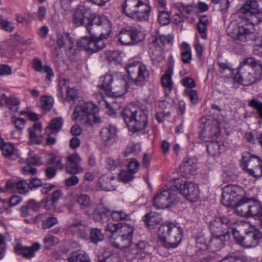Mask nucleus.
<instances>
[{
	"label": "nucleus",
	"instance_id": "nucleus-38",
	"mask_svg": "<svg viewBox=\"0 0 262 262\" xmlns=\"http://www.w3.org/2000/svg\"><path fill=\"white\" fill-rule=\"evenodd\" d=\"M93 16L85 23V28L87 31L92 35V36H96L100 31V27L99 22L95 20V17Z\"/></svg>",
	"mask_w": 262,
	"mask_h": 262
},
{
	"label": "nucleus",
	"instance_id": "nucleus-14",
	"mask_svg": "<svg viewBox=\"0 0 262 262\" xmlns=\"http://www.w3.org/2000/svg\"><path fill=\"white\" fill-rule=\"evenodd\" d=\"M258 7L257 0H247L240 8L239 12L249 15L251 23L256 25L262 22V10Z\"/></svg>",
	"mask_w": 262,
	"mask_h": 262
},
{
	"label": "nucleus",
	"instance_id": "nucleus-59",
	"mask_svg": "<svg viewBox=\"0 0 262 262\" xmlns=\"http://www.w3.org/2000/svg\"><path fill=\"white\" fill-rule=\"evenodd\" d=\"M185 93L191 103L195 104L198 102V95L196 90L189 89L186 90Z\"/></svg>",
	"mask_w": 262,
	"mask_h": 262
},
{
	"label": "nucleus",
	"instance_id": "nucleus-39",
	"mask_svg": "<svg viewBox=\"0 0 262 262\" xmlns=\"http://www.w3.org/2000/svg\"><path fill=\"white\" fill-rule=\"evenodd\" d=\"M151 41L162 47L164 49V46L166 44L171 45L173 41V37L170 35H160L152 36Z\"/></svg>",
	"mask_w": 262,
	"mask_h": 262
},
{
	"label": "nucleus",
	"instance_id": "nucleus-35",
	"mask_svg": "<svg viewBox=\"0 0 262 262\" xmlns=\"http://www.w3.org/2000/svg\"><path fill=\"white\" fill-rule=\"evenodd\" d=\"M262 212V205L258 201L250 199L247 217H255L257 219Z\"/></svg>",
	"mask_w": 262,
	"mask_h": 262
},
{
	"label": "nucleus",
	"instance_id": "nucleus-17",
	"mask_svg": "<svg viewBox=\"0 0 262 262\" xmlns=\"http://www.w3.org/2000/svg\"><path fill=\"white\" fill-rule=\"evenodd\" d=\"M202 129L200 138L205 142L215 141L220 135V129L216 122L206 121L200 125Z\"/></svg>",
	"mask_w": 262,
	"mask_h": 262
},
{
	"label": "nucleus",
	"instance_id": "nucleus-57",
	"mask_svg": "<svg viewBox=\"0 0 262 262\" xmlns=\"http://www.w3.org/2000/svg\"><path fill=\"white\" fill-rule=\"evenodd\" d=\"M16 188L19 193L25 194L30 189L29 184L26 181L20 180L16 183Z\"/></svg>",
	"mask_w": 262,
	"mask_h": 262
},
{
	"label": "nucleus",
	"instance_id": "nucleus-12",
	"mask_svg": "<svg viewBox=\"0 0 262 262\" xmlns=\"http://www.w3.org/2000/svg\"><path fill=\"white\" fill-rule=\"evenodd\" d=\"M243 189L237 185H227L222 190V204L227 207H232L242 197Z\"/></svg>",
	"mask_w": 262,
	"mask_h": 262
},
{
	"label": "nucleus",
	"instance_id": "nucleus-56",
	"mask_svg": "<svg viewBox=\"0 0 262 262\" xmlns=\"http://www.w3.org/2000/svg\"><path fill=\"white\" fill-rule=\"evenodd\" d=\"M108 215H111L113 220L115 221L125 220L129 216L128 214L122 210L112 211L111 213H108Z\"/></svg>",
	"mask_w": 262,
	"mask_h": 262
},
{
	"label": "nucleus",
	"instance_id": "nucleus-31",
	"mask_svg": "<svg viewBox=\"0 0 262 262\" xmlns=\"http://www.w3.org/2000/svg\"><path fill=\"white\" fill-rule=\"evenodd\" d=\"M143 220L145 222L146 226L149 229L154 228L155 225L159 224L162 221V218L160 214L150 212L146 214L143 217Z\"/></svg>",
	"mask_w": 262,
	"mask_h": 262
},
{
	"label": "nucleus",
	"instance_id": "nucleus-48",
	"mask_svg": "<svg viewBox=\"0 0 262 262\" xmlns=\"http://www.w3.org/2000/svg\"><path fill=\"white\" fill-rule=\"evenodd\" d=\"M54 100L52 97L44 96L41 97L40 105L42 110L50 111L53 107Z\"/></svg>",
	"mask_w": 262,
	"mask_h": 262
},
{
	"label": "nucleus",
	"instance_id": "nucleus-53",
	"mask_svg": "<svg viewBox=\"0 0 262 262\" xmlns=\"http://www.w3.org/2000/svg\"><path fill=\"white\" fill-rule=\"evenodd\" d=\"M158 20L161 25H166L170 23V14L164 10H160Z\"/></svg>",
	"mask_w": 262,
	"mask_h": 262
},
{
	"label": "nucleus",
	"instance_id": "nucleus-2",
	"mask_svg": "<svg viewBox=\"0 0 262 262\" xmlns=\"http://www.w3.org/2000/svg\"><path fill=\"white\" fill-rule=\"evenodd\" d=\"M147 110L135 106L124 108L121 115L129 129L135 133L143 130L148 123Z\"/></svg>",
	"mask_w": 262,
	"mask_h": 262
},
{
	"label": "nucleus",
	"instance_id": "nucleus-46",
	"mask_svg": "<svg viewBox=\"0 0 262 262\" xmlns=\"http://www.w3.org/2000/svg\"><path fill=\"white\" fill-rule=\"evenodd\" d=\"M77 201L81 209H87L91 206L90 198L88 194H80L78 197Z\"/></svg>",
	"mask_w": 262,
	"mask_h": 262
},
{
	"label": "nucleus",
	"instance_id": "nucleus-29",
	"mask_svg": "<svg viewBox=\"0 0 262 262\" xmlns=\"http://www.w3.org/2000/svg\"><path fill=\"white\" fill-rule=\"evenodd\" d=\"M250 199L242 197L232 207L237 214L247 217Z\"/></svg>",
	"mask_w": 262,
	"mask_h": 262
},
{
	"label": "nucleus",
	"instance_id": "nucleus-23",
	"mask_svg": "<svg viewBox=\"0 0 262 262\" xmlns=\"http://www.w3.org/2000/svg\"><path fill=\"white\" fill-rule=\"evenodd\" d=\"M40 244L38 243H35L31 246H23L20 244H17L15 247L16 252L21 254L23 256L27 259H31L35 256V252L40 249Z\"/></svg>",
	"mask_w": 262,
	"mask_h": 262
},
{
	"label": "nucleus",
	"instance_id": "nucleus-63",
	"mask_svg": "<svg viewBox=\"0 0 262 262\" xmlns=\"http://www.w3.org/2000/svg\"><path fill=\"white\" fill-rule=\"evenodd\" d=\"M135 246L145 255L149 253L148 250L149 248V245L145 241H139Z\"/></svg>",
	"mask_w": 262,
	"mask_h": 262
},
{
	"label": "nucleus",
	"instance_id": "nucleus-42",
	"mask_svg": "<svg viewBox=\"0 0 262 262\" xmlns=\"http://www.w3.org/2000/svg\"><path fill=\"white\" fill-rule=\"evenodd\" d=\"M108 211H105L104 209H96L93 214V219L97 222H103L108 219Z\"/></svg>",
	"mask_w": 262,
	"mask_h": 262
},
{
	"label": "nucleus",
	"instance_id": "nucleus-54",
	"mask_svg": "<svg viewBox=\"0 0 262 262\" xmlns=\"http://www.w3.org/2000/svg\"><path fill=\"white\" fill-rule=\"evenodd\" d=\"M58 223V219L55 216L47 217L42 221V228L43 229H49Z\"/></svg>",
	"mask_w": 262,
	"mask_h": 262
},
{
	"label": "nucleus",
	"instance_id": "nucleus-19",
	"mask_svg": "<svg viewBox=\"0 0 262 262\" xmlns=\"http://www.w3.org/2000/svg\"><path fill=\"white\" fill-rule=\"evenodd\" d=\"M81 159L77 153L70 154L67 157L65 169L67 172L75 174L82 171L81 166Z\"/></svg>",
	"mask_w": 262,
	"mask_h": 262
},
{
	"label": "nucleus",
	"instance_id": "nucleus-22",
	"mask_svg": "<svg viewBox=\"0 0 262 262\" xmlns=\"http://www.w3.org/2000/svg\"><path fill=\"white\" fill-rule=\"evenodd\" d=\"M28 130L30 144L39 145L42 143V138L40 136L41 124L40 122H35L32 126L28 128Z\"/></svg>",
	"mask_w": 262,
	"mask_h": 262
},
{
	"label": "nucleus",
	"instance_id": "nucleus-47",
	"mask_svg": "<svg viewBox=\"0 0 262 262\" xmlns=\"http://www.w3.org/2000/svg\"><path fill=\"white\" fill-rule=\"evenodd\" d=\"M145 256V255L135 246L129 251L126 255L127 258L130 260L134 259H142Z\"/></svg>",
	"mask_w": 262,
	"mask_h": 262
},
{
	"label": "nucleus",
	"instance_id": "nucleus-3",
	"mask_svg": "<svg viewBox=\"0 0 262 262\" xmlns=\"http://www.w3.org/2000/svg\"><path fill=\"white\" fill-rule=\"evenodd\" d=\"M160 243L165 248H175L181 243L183 236L182 228L171 222L161 225L158 231Z\"/></svg>",
	"mask_w": 262,
	"mask_h": 262
},
{
	"label": "nucleus",
	"instance_id": "nucleus-61",
	"mask_svg": "<svg viewBox=\"0 0 262 262\" xmlns=\"http://www.w3.org/2000/svg\"><path fill=\"white\" fill-rule=\"evenodd\" d=\"M1 28L5 31L11 32L14 30V26L12 24L6 19L3 18L0 21Z\"/></svg>",
	"mask_w": 262,
	"mask_h": 262
},
{
	"label": "nucleus",
	"instance_id": "nucleus-58",
	"mask_svg": "<svg viewBox=\"0 0 262 262\" xmlns=\"http://www.w3.org/2000/svg\"><path fill=\"white\" fill-rule=\"evenodd\" d=\"M134 178L133 173L126 171H121L118 175V180L123 183H128Z\"/></svg>",
	"mask_w": 262,
	"mask_h": 262
},
{
	"label": "nucleus",
	"instance_id": "nucleus-50",
	"mask_svg": "<svg viewBox=\"0 0 262 262\" xmlns=\"http://www.w3.org/2000/svg\"><path fill=\"white\" fill-rule=\"evenodd\" d=\"M104 238L103 234L101 230L98 228H93L90 231V239L92 243L97 244L100 241L103 240Z\"/></svg>",
	"mask_w": 262,
	"mask_h": 262
},
{
	"label": "nucleus",
	"instance_id": "nucleus-16",
	"mask_svg": "<svg viewBox=\"0 0 262 262\" xmlns=\"http://www.w3.org/2000/svg\"><path fill=\"white\" fill-rule=\"evenodd\" d=\"M77 46L88 52H98L103 49L105 44L101 38L84 36L77 41Z\"/></svg>",
	"mask_w": 262,
	"mask_h": 262
},
{
	"label": "nucleus",
	"instance_id": "nucleus-52",
	"mask_svg": "<svg viewBox=\"0 0 262 262\" xmlns=\"http://www.w3.org/2000/svg\"><path fill=\"white\" fill-rule=\"evenodd\" d=\"M134 228L128 224H120L117 235H126L133 236Z\"/></svg>",
	"mask_w": 262,
	"mask_h": 262
},
{
	"label": "nucleus",
	"instance_id": "nucleus-20",
	"mask_svg": "<svg viewBox=\"0 0 262 262\" xmlns=\"http://www.w3.org/2000/svg\"><path fill=\"white\" fill-rule=\"evenodd\" d=\"M88 231L87 224L80 221H74L67 227L69 233L82 238L86 237Z\"/></svg>",
	"mask_w": 262,
	"mask_h": 262
},
{
	"label": "nucleus",
	"instance_id": "nucleus-28",
	"mask_svg": "<svg viewBox=\"0 0 262 262\" xmlns=\"http://www.w3.org/2000/svg\"><path fill=\"white\" fill-rule=\"evenodd\" d=\"M133 236L125 235H116L113 238L114 242H112V245L118 249H123L129 247L132 244Z\"/></svg>",
	"mask_w": 262,
	"mask_h": 262
},
{
	"label": "nucleus",
	"instance_id": "nucleus-33",
	"mask_svg": "<svg viewBox=\"0 0 262 262\" xmlns=\"http://www.w3.org/2000/svg\"><path fill=\"white\" fill-rule=\"evenodd\" d=\"M113 81V76L111 74L106 73L100 77L98 86L104 90L106 95L108 94V91L111 90Z\"/></svg>",
	"mask_w": 262,
	"mask_h": 262
},
{
	"label": "nucleus",
	"instance_id": "nucleus-45",
	"mask_svg": "<svg viewBox=\"0 0 262 262\" xmlns=\"http://www.w3.org/2000/svg\"><path fill=\"white\" fill-rule=\"evenodd\" d=\"M67 262H90L88 256L85 254L79 253L74 251L70 255Z\"/></svg>",
	"mask_w": 262,
	"mask_h": 262
},
{
	"label": "nucleus",
	"instance_id": "nucleus-27",
	"mask_svg": "<svg viewBox=\"0 0 262 262\" xmlns=\"http://www.w3.org/2000/svg\"><path fill=\"white\" fill-rule=\"evenodd\" d=\"M113 84L111 90L108 91V96L119 97L126 93L125 81L122 78L117 79Z\"/></svg>",
	"mask_w": 262,
	"mask_h": 262
},
{
	"label": "nucleus",
	"instance_id": "nucleus-7",
	"mask_svg": "<svg viewBox=\"0 0 262 262\" xmlns=\"http://www.w3.org/2000/svg\"><path fill=\"white\" fill-rule=\"evenodd\" d=\"M126 70L129 78L137 85H142L149 76L146 65L140 62L135 61L128 64Z\"/></svg>",
	"mask_w": 262,
	"mask_h": 262
},
{
	"label": "nucleus",
	"instance_id": "nucleus-51",
	"mask_svg": "<svg viewBox=\"0 0 262 262\" xmlns=\"http://www.w3.org/2000/svg\"><path fill=\"white\" fill-rule=\"evenodd\" d=\"M64 37L69 40L70 44L73 45L74 43V41L72 38L70 36L69 33L66 32L63 35L58 33L57 35L56 42L59 48H61L65 45Z\"/></svg>",
	"mask_w": 262,
	"mask_h": 262
},
{
	"label": "nucleus",
	"instance_id": "nucleus-8",
	"mask_svg": "<svg viewBox=\"0 0 262 262\" xmlns=\"http://www.w3.org/2000/svg\"><path fill=\"white\" fill-rule=\"evenodd\" d=\"M236 223L227 217H216L209 222V227L212 235H228L230 232L232 233Z\"/></svg>",
	"mask_w": 262,
	"mask_h": 262
},
{
	"label": "nucleus",
	"instance_id": "nucleus-37",
	"mask_svg": "<svg viewBox=\"0 0 262 262\" xmlns=\"http://www.w3.org/2000/svg\"><path fill=\"white\" fill-rule=\"evenodd\" d=\"M3 155L11 160H15L18 158V151L15 149L13 145L10 143L4 144L2 149Z\"/></svg>",
	"mask_w": 262,
	"mask_h": 262
},
{
	"label": "nucleus",
	"instance_id": "nucleus-9",
	"mask_svg": "<svg viewBox=\"0 0 262 262\" xmlns=\"http://www.w3.org/2000/svg\"><path fill=\"white\" fill-rule=\"evenodd\" d=\"M177 193L179 192L187 200L191 202H195L200 197L198 186L190 182L183 181L180 179H176L172 181Z\"/></svg>",
	"mask_w": 262,
	"mask_h": 262
},
{
	"label": "nucleus",
	"instance_id": "nucleus-13",
	"mask_svg": "<svg viewBox=\"0 0 262 262\" xmlns=\"http://www.w3.org/2000/svg\"><path fill=\"white\" fill-rule=\"evenodd\" d=\"M227 32L231 37L241 41L255 40L254 33L248 28L247 25H230L227 28Z\"/></svg>",
	"mask_w": 262,
	"mask_h": 262
},
{
	"label": "nucleus",
	"instance_id": "nucleus-40",
	"mask_svg": "<svg viewBox=\"0 0 262 262\" xmlns=\"http://www.w3.org/2000/svg\"><path fill=\"white\" fill-rule=\"evenodd\" d=\"M181 60L185 64L189 63L192 60L191 48L189 44L183 42L181 45Z\"/></svg>",
	"mask_w": 262,
	"mask_h": 262
},
{
	"label": "nucleus",
	"instance_id": "nucleus-36",
	"mask_svg": "<svg viewBox=\"0 0 262 262\" xmlns=\"http://www.w3.org/2000/svg\"><path fill=\"white\" fill-rule=\"evenodd\" d=\"M228 236L229 235H212L209 241L210 247L215 250L222 249L224 246L226 237Z\"/></svg>",
	"mask_w": 262,
	"mask_h": 262
},
{
	"label": "nucleus",
	"instance_id": "nucleus-32",
	"mask_svg": "<svg viewBox=\"0 0 262 262\" xmlns=\"http://www.w3.org/2000/svg\"><path fill=\"white\" fill-rule=\"evenodd\" d=\"M226 150V147L222 142L211 141L207 145V151L212 156H219Z\"/></svg>",
	"mask_w": 262,
	"mask_h": 262
},
{
	"label": "nucleus",
	"instance_id": "nucleus-55",
	"mask_svg": "<svg viewBox=\"0 0 262 262\" xmlns=\"http://www.w3.org/2000/svg\"><path fill=\"white\" fill-rule=\"evenodd\" d=\"M141 150L140 146L139 144H132L128 145L126 150L123 152L122 155L123 157H126L130 154L136 155L139 153Z\"/></svg>",
	"mask_w": 262,
	"mask_h": 262
},
{
	"label": "nucleus",
	"instance_id": "nucleus-15",
	"mask_svg": "<svg viewBox=\"0 0 262 262\" xmlns=\"http://www.w3.org/2000/svg\"><path fill=\"white\" fill-rule=\"evenodd\" d=\"M142 32L135 27L122 29L119 33L118 40L123 45H132L142 41Z\"/></svg>",
	"mask_w": 262,
	"mask_h": 262
},
{
	"label": "nucleus",
	"instance_id": "nucleus-30",
	"mask_svg": "<svg viewBox=\"0 0 262 262\" xmlns=\"http://www.w3.org/2000/svg\"><path fill=\"white\" fill-rule=\"evenodd\" d=\"M95 20L99 22L101 32L100 34L101 37L107 38L111 32V24L110 20L104 16H98L95 17Z\"/></svg>",
	"mask_w": 262,
	"mask_h": 262
},
{
	"label": "nucleus",
	"instance_id": "nucleus-11",
	"mask_svg": "<svg viewBox=\"0 0 262 262\" xmlns=\"http://www.w3.org/2000/svg\"><path fill=\"white\" fill-rule=\"evenodd\" d=\"M232 234L236 243L246 248L255 247L262 239V232L258 230L247 232L245 236H241L235 227Z\"/></svg>",
	"mask_w": 262,
	"mask_h": 262
},
{
	"label": "nucleus",
	"instance_id": "nucleus-25",
	"mask_svg": "<svg viewBox=\"0 0 262 262\" xmlns=\"http://www.w3.org/2000/svg\"><path fill=\"white\" fill-rule=\"evenodd\" d=\"M32 67L37 72H43L47 73L46 81L49 83L51 81V77L54 76V72L52 68L48 65L42 64L41 60L36 57L32 60Z\"/></svg>",
	"mask_w": 262,
	"mask_h": 262
},
{
	"label": "nucleus",
	"instance_id": "nucleus-24",
	"mask_svg": "<svg viewBox=\"0 0 262 262\" xmlns=\"http://www.w3.org/2000/svg\"><path fill=\"white\" fill-rule=\"evenodd\" d=\"M1 105H6L9 110L13 112H17L19 108V102L13 96H7L4 91L0 90Z\"/></svg>",
	"mask_w": 262,
	"mask_h": 262
},
{
	"label": "nucleus",
	"instance_id": "nucleus-41",
	"mask_svg": "<svg viewBox=\"0 0 262 262\" xmlns=\"http://www.w3.org/2000/svg\"><path fill=\"white\" fill-rule=\"evenodd\" d=\"M248 105L255 110L256 118L262 120V102L253 98L248 101Z\"/></svg>",
	"mask_w": 262,
	"mask_h": 262
},
{
	"label": "nucleus",
	"instance_id": "nucleus-21",
	"mask_svg": "<svg viewBox=\"0 0 262 262\" xmlns=\"http://www.w3.org/2000/svg\"><path fill=\"white\" fill-rule=\"evenodd\" d=\"M100 137L106 146L112 145L117 138V128L114 126H108L101 129Z\"/></svg>",
	"mask_w": 262,
	"mask_h": 262
},
{
	"label": "nucleus",
	"instance_id": "nucleus-43",
	"mask_svg": "<svg viewBox=\"0 0 262 262\" xmlns=\"http://www.w3.org/2000/svg\"><path fill=\"white\" fill-rule=\"evenodd\" d=\"M208 24V20L205 17L200 18L199 22L197 25V29L199 32L201 37L204 39H206L207 37L206 33L207 26Z\"/></svg>",
	"mask_w": 262,
	"mask_h": 262
},
{
	"label": "nucleus",
	"instance_id": "nucleus-64",
	"mask_svg": "<svg viewBox=\"0 0 262 262\" xmlns=\"http://www.w3.org/2000/svg\"><path fill=\"white\" fill-rule=\"evenodd\" d=\"M49 162L59 169H62L64 167V165L61 162V158L59 156H53L50 159Z\"/></svg>",
	"mask_w": 262,
	"mask_h": 262
},
{
	"label": "nucleus",
	"instance_id": "nucleus-5",
	"mask_svg": "<svg viewBox=\"0 0 262 262\" xmlns=\"http://www.w3.org/2000/svg\"><path fill=\"white\" fill-rule=\"evenodd\" d=\"M98 110V107L93 103L83 102L75 107L72 119L84 124H91L93 122L99 123L100 119L96 116Z\"/></svg>",
	"mask_w": 262,
	"mask_h": 262
},
{
	"label": "nucleus",
	"instance_id": "nucleus-34",
	"mask_svg": "<svg viewBox=\"0 0 262 262\" xmlns=\"http://www.w3.org/2000/svg\"><path fill=\"white\" fill-rule=\"evenodd\" d=\"M63 124V119L61 117L53 118L49 125L45 129V134L48 135L54 134L58 132L61 128Z\"/></svg>",
	"mask_w": 262,
	"mask_h": 262
},
{
	"label": "nucleus",
	"instance_id": "nucleus-26",
	"mask_svg": "<svg viewBox=\"0 0 262 262\" xmlns=\"http://www.w3.org/2000/svg\"><path fill=\"white\" fill-rule=\"evenodd\" d=\"M164 50L162 47L151 41L149 54L151 60L154 62H160L164 60Z\"/></svg>",
	"mask_w": 262,
	"mask_h": 262
},
{
	"label": "nucleus",
	"instance_id": "nucleus-62",
	"mask_svg": "<svg viewBox=\"0 0 262 262\" xmlns=\"http://www.w3.org/2000/svg\"><path fill=\"white\" fill-rule=\"evenodd\" d=\"M161 83L164 87L167 88L169 90L172 89V80L171 76L167 73L163 75L161 78Z\"/></svg>",
	"mask_w": 262,
	"mask_h": 262
},
{
	"label": "nucleus",
	"instance_id": "nucleus-49",
	"mask_svg": "<svg viewBox=\"0 0 262 262\" xmlns=\"http://www.w3.org/2000/svg\"><path fill=\"white\" fill-rule=\"evenodd\" d=\"M59 239L51 234H47L43 238V243L45 248L51 249L54 245L58 244Z\"/></svg>",
	"mask_w": 262,
	"mask_h": 262
},
{
	"label": "nucleus",
	"instance_id": "nucleus-1",
	"mask_svg": "<svg viewBox=\"0 0 262 262\" xmlns=\"http://www.w3.org/2000/svg\"><path fill=\"white\" fill-rule=\"evenodd\" d=\"M238 82L249 86L262 79V64L253 57L244 58L237 68L235 75Z\"/></svg>",
	"mask_w": 262,
	"mask_h": 262
},
{
	"label": "nucleus",
	"instance_id": "nucleus-44",
	"mask_svg": "<svg viewBox=\"0 0 262 262\" xmlns=\"http://www.w3.org/2000/svg\"><path fill=\"white\" fill-rule=\"evenodd\" d=\"M191 160L185 159L180 165V170L184 174H187L193 171L194 169Z\"/></svg>",
	"mask_w": 262,
	"mask_h": 262
},
{
	"label": "nucleus",
	"instance_id": "nucleus-18",
	"mask_svg": "<svg viewBox=\"0 0 262 262\" xmlns=\"http://www.w3.org/2000/svg\"><path fill=\"white\" fill-rule=\"evenodd\" d=\"M93 16L92 10L86 4L78 5L75 12L73 23L76 27L85 25Z\"/></svg>",
	"mask_w": 262,
	"mask_h": 262
},
{
	"label": "nucleus",
	"instance_id": "nucleus-60",
	"mask_svg": "<svg viewBox=\"0 0 262 262\" xmlns=\"http://www.w3.org/2000/svg\"><path fill=\"white\" fill-rule=\"evenodd\" d=\"M121 223L115 224L113 223H108L105 227V230L110 232L115 236L118 234L119 229Z\"/></svg>",
	"mask_w": 262,
	"mask_h": 262
},
{
	"label": "nucleus",
	"instance_id": "nucleus-6",
	"mask_svg": "<svg viewBox=\"0 0 262 262\" xmlns=\"http://www.w3.org/2000/svg\"><path fill=\"white\" fill-rule=\"evenodd\" d=\"M179 201L177 191L172 185L171 187L164 188L157 193L153 199V204L158 209H164L171 207Z\"/></svg>",
	"mask_w": 262,
	"mask_h": 262
},
{
	"label": "nucleus",
	"instance_id": "nucleus-4",
	"mask_svg": "<svg viewBox=\"0 0 262 262\" xmlns=\"http://www.w3.org/2000/svg\"><path fill=\"white\" fill-rule=\"evenodd\" d=\"M122 9L128 17L144 21L148 20L151 8L149 0H125Z\"/></svg>",
	"mask_w": 262,
	"mask_h": 262
},
{
	"label": "nucleus",
	"instance_id": "nucleus-10",
	"mask_svg": "<svg viewBox=\"0 0 262 262\" xmlns=\"http://www.w3.org/2000/svg\"><path fill=\"white\" fill-rule=\"evenodd\" d=\"M241 166L250 176L257 178L262 168V161L259 157L246 151L242 154Z\"/></svg>",
	"mask_w": 262,
	"mask_h": 262
}]
</instances>
